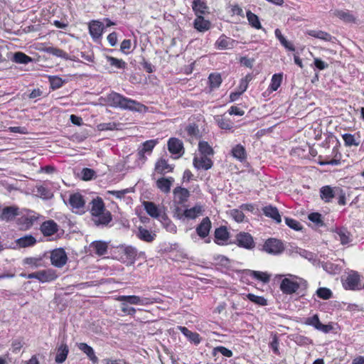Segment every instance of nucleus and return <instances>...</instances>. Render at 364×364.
<instances>
[{
  "instance_id": "ea45409f",
  "label": "nucleus",
  "mask_w": 364,
  "mask_h": 364,
  "mask_svg": "<svg viewBox=\"0 0 364 364\" xmlns=\"http://www.w3.org/2000/svg\"><path fill=\"white\" fill-rule=\"evenodd\" d=\"M45 51L47 53L61 58L65 60L70 59L69 55L66 52L63 51V50H61L60 48H57L55 47H48L45 49Z\"/></svg>"
},
{
  "instance_id": "9b49d317",
  "label": "nucleus",
  "mask_w": 364,
  "mask_h": 364,
  "mask_svg": "<svg viewBox=\"0 0 364 364\" xmlns=\"http://www.w3.org/2000/svg\"><path fill=\"white\" fill-rule=\"evenodd\" d=\"M69 203L73 208V210H75V212L77 213H80L83 211V208L85 204V202L82 198V196L80 193H74L70 195L69 199Z\"/></svg>"
},
{
  "instance_id": "423d86ee",
  "label": "nucleus",
  "mask_w": 364,
  "mask_h": 364,
  "mask_svg": "<svg viewBox=\"0 0 364 364\" xmlns=\"http://www.w3.org/2000/svg\"><path fill=\"white\" fill-rule=\"evenodd\" d=\"M119 252V259L127 264H133L136 256V250L135 248L127 246V247H122L118 250Z\"/></svg>"
},
{
  "instance_id": "dca6fc26",
  "label": "nucleus",
  "mask_w": 364,
  "mask_h": 364,
  "mask_svg": "<svg viewBox=\"0 0 364 364\" xmlns=\"http://www.w3.org/2000/svg\"><path fill=\"white\" fill-rule=\"evenodd\" d=\"M211 228V222L210 219L206 217L204 218L201 223L196 228V232L201 238L207 237Z\"/></svg>"
},
{
  "instance_id": "8fccbe9b",
  "label": "nucleus",
  "mask_w": 364,
  "mask_h": 364,
  "mask_svg": "<svg viewBox=\"0 0 364 364\" xmlns=\"http://www.w3.org/2000/svg\"><path fill=\"white\" fill-rule=\"evenodd\" d=\"M218 125L223 129L230 130L232 127V123L223 116H218L215 118Z\"/></svg>"
},
{
  "instance_id": "c03bdc74",
  "label": "nucleus",
  "mask_w": 364,
  "mask_h": 364,
  "mask_svg": "<svg viewBox=\"0 0 364 364\" xmlns=\"http://www.w3.org/2000/svg\"><path fill=\"white\" fill-rule=\"evenodd\" d=\"M198 150L202 156H210L213 155L214 151L213 148L207 141H200L198 144Z\"/></svg>"
},
{
  "instance_id": "0eeeda50",
  "label": "nucleus",
  "mask_w": 364,
  "mask_h": 364,
  "mask_svg": "<svg viewBox=\"0 0 364 364\" xmlns=\"http://www.w3.org/2000/svg\"><path fill=\"white\" fill-rule=\"evenodd\" d=\"M51 264L56 267H63L68 260L67 255L62 248L55 249L50 253Z\"/></svg>"
},
{
  "instance_id": "09e8293b",
  "label": "nucleus",
  "mask_w": 364,
  "mask_h": 364,
  "mask_svg": "<svg viewBox=\"0 0 364 364\" xmlns=\"http://www.w3.org/2000/svg\"><path fill=\"white\" fill-rule=\"evenodd\" d=\"M215 237L217 240L226 241L229 237V233L225 227L217 228L215 231Z\"/></svg>"
},
{
  "instance_id": "412c9836",
  "label": "nucleus",
  "mask_w": 364,
  "mask_h": 364,
  "mask_svg": "<svg viewBox=\"0 0 364 364\" xmlns=\"http://www.w3.org/2000/svg\"><path fill=\"white\" fill-rule=\"evenodd\" d=\"M136 236L141 240L146 242H151L155 240L156 234L140 226L138 228Z\"/></svg>"
},
{
  "instance_id": "c9c22d12",
  "label": "nucleus",
  "mask_w": 364,
  "mask_h": 364,
  "mask_svg": "<svg viewBox=\"0 0 364 364\" xmlns=\"http://www.w3.org/2000/svg\"><path fill=\"white\" fill-rule=\"evenodd\" d=\"M173 182V179L172 178H161L158 179L156 181L157 187L164 193H168L171 189V186Z\"/></svg>"
},
{
  "instance_id": "bf43d9fd",
  "label": "nucleus",
  "mask_w": 364,
  "mask_h": 364,
  "mask_svg": "<svg viewBox=\"0 0 364 364\" xmlns=\"http://www.w3.org/2000/svg\"><path fill=\"white\" fill-rule=\"evenodd\" d=\"M317 296L323 299H328L332 296V292L329 289L321 287L316 291Z\"/></svg>"
},
{
  "instance_id": "1a4fd4ad",
  "label": "nucleus",
  "mask_w": 364,
  "mask_h": 364,
  "mask_svg": "<svg viewBox=\"0 0 364 364\" xmlns=\"http://www.w3.org/2000/svg\"><path fill=\"white\" fill-rule=\"evenodd\" d=\"M237 41L225 35L220 36L215 43V46L218 50H230L235 48Z\"/></svg>"
},
{
  "instance_id": "7ed1b4c3",
  "label": "nucleus",
  "mask_w": 364,
  "mask_h": 364,
  "mask_svg": "<svg viewBox=\"0 0 364 364\" xmlns=\"http://www.w3.org/2000/svg\"><path fill=\"white\" fill-rule=\"evenodd\" d=\"M289 277L294 278L298 281H294L289 278H284L280 284L281 291L286 294H291L295 293L300 287L306 288L307 287V282L293 274H288Z\"/></svg>"
},
{
  "instance_id": "cd10ccee",
  "label": "nucleus",
  "mask_w": 364,
  "mask_h": 364,
  "mask_svg": "<svg viewBox=\"0 0 364 364\" xmlns=\"http://www.w3.org/2000/svg\"><path fill=\"white\" fill-rule=\"evenodd\" d=\"M79 349L87 355L88 358L94 363L96 364L98 362V358L95 355L93 348L85 343H80L78 345Z\"/></svg>"
},
{
  "instance_id": "393cba45",
  "label": "nucleus",
  "mask_w": 364,
  "mask_h": 364,
  "mask_svg": "<svg viewBox=\"0 0 364 364\" xmlns=\"http://www.w3.org/2000/svg\"><path fill=\"white\" fill-rule=\"evenodd\" d=\"M306 33L310 36L326 42H330L333 38L330 33L321 30H309Z\"/></svg>"
},
{
  "instance_id": "aec40b11",
  "label": "nucleus",
  "mask_w": 364,
  "mask_h": 364,
  "mask_svg": "<svg viewBox=\"0 0 364 364\" xmlns=\"http://www.w3.org/2000/svg\"><path fill=\"white\" fill-rule=\"evenodd\" d=\"M339 188H332L328 186H323L321 188V198L325 202H330L336 196Z\"/></svg>"
},
{
  "instance_id": "7c9ffc66",
  "label": "nucleus",
  "mask_w": 364,
  "mask_h": 364,
  "mask_svg": "<svg viewBox=\"0 0 364 364\" xmlns=\"http://www.w3.org/2000/svg\"><path fill=\"white\" fill-rule=\"evenodd\" d=\"M194 28L200 31L204 32L208 31L210 27V23L208 21L205 20L202 16H198L194 20Z\"/></svg>"
},
{
  "instance_id": "4be33fe9",
  "label": "nucleus",
  "mask_w": 364,
  "mask_h": 364,
  "mask_svg": "<svg viewBox=\"0 0 364 364\" xmlns=\"http://www.w3.org/2000/svg\"><path fill=\"white\" fill-rule=\"evenodd\" d=\"M41 230L44 235L50 236L58 231V225L53 220H48L41 225Z\"/></svg>"
},
{
  "instance_id": "f704fd0d",
  "label": "nucleus",
  "mask_w": 364,
  "mask_h": 364,
  "mask_svg": "<svg viewBox=\"0 0 364 364\" xmlns=\"http://www.w3.org/2000/svg\"><path fill=\"white\" fill-rule=\"evenodd\" d=\"M276 38L279 41L280 43L288 50L294 51V46L289 41H288L285 37L282 35V31L277 28L274 31Z\"/></svg>"
},
{
  "instance_id": "f257e3e1",
  "label": "nucleus",
  "mask_w": 364,
  "mask_h": 364,
  "mask_svg": "<svg viewBox=\"0 0 364 364\" xmlns=\"http://www.w3.org/2000/svg\"><path fill=\"white\" fill-rule=\"evenodd\" d=\"M106 102L112 107L132 111L141 112L145 108L141 103L114 92L106 97Z\"/></svg>"
},
{
  "instance_id": "680f3d73",
  "label": "nucleus",
  "mask_w": 364,
  "mask_h": 364,
  "mask_svg": "<svg viewBox=\"0 0 364 364\" xmlns=\"http://www.w3.org/2000/svg\"><path fill=\"white\" fill-rule=\"evenodd\" d=\"M49 80L50 83V87L53 90L60 88L63 84V80L60 77L57 76L50 77Z\"/></svg>"
},
{
  "instance_id": "f3484780",
  "label": "nucleus",
  "mask_w": 364,
  "mask_h": 364,
  "mask_svg": "<svg viewBox=\"0 0 364 364\" xmlns=\"http://www.w3.org/2000/svg\"><path fill=\"white\" fill-rule=\"evenodd\" d=\"M183 143L181 140L176 138H171L168 141V149L173 154H183Z\"/></svg>"
},
{
  "instance_id": "69168bd1",
  "label": "nucleus",
  "mask_w": 364,
  "mask_h": 364,
  "mask_svg": "<svg viewBox=\"0 0 364 364\" xmlns=\"http://www.w3.org/2000/svg\"><path fill=\"white\" fill-rule=\"evenodd\" d=\"M285 222H286V224L291 228L295 230H301V225L300 224L299 222H298L297 220H294V219H292V218H285Z\"/></svg>"
},
{
  "instance_id": "774afa93",
  "label": "nucleus",
  "mask_w": 364,
  "mask_h": 364,
  "mask_svg": "<svg viewBox=\"0 0 364 364\" xmlns=\"http://www.w3.org/2000/svg\"><path fill=\"white\" fill-rule=\"evenodd\" d=\"M129 191L128 189H124L121 191H108L107 194H112L114 196L117 198L122 199L124 198L126 193H129Z\"/></svg>"
},
{
  "instance_id": "6ab92c4d",
  "label": "nucleus",
  "mask_w": 364,
  "mask_h": 364,
  "mask_svg": "<svg viewBox=\"0 0 364 364\" xmlns=\"http://www.w3.org/2000/svg\"><path fill=\"white\" fill-rule=\"evenodd\" d=\"M175 201L179 204H182L188 200L190 196L188 190L184 188H176L173 191Z\"/></svg>"
},
{
  "instance_id": "2f4dec72",
  "label": "nucleus",
  "mask_w": 364,
  "mask_h": 364,
  "mask_svg": "<svg viewBox=\"0 0 364 364\" xmlns=\"http://www.w3.org/2000/svg\"><path fill=\"white\" fill-rule=\"evenodd\" d=\"M203 207L200 205H196L190 209H186L183 211L185 218L188 219H195L203 213Z\"/></svg>"
},
{
  "instance_id": "6e6d98bb",
  "label": "nucleus",
  "mask_w": 364,
  "mask_h": 364,
  "mask_svg": "<svg viewBox=\"0 0 364 364\" xmlns=\"http://www.w3.org/2000/svg\"><path fill=\"white\" fill-rule=\"evenodd\" d=\"M250 275L264 283L269 281V276L265 272L252 270L250 271Z\"/></svg>"
},
{
  "instance_id": "4468645a",
  "label": "nucleus",
  "mask_w": 364,
  "mask_h": 364,
  "mask_svg": "<svg viewBox=\"0 0 364 364\" xmlns=\"http://www.w3.org/2000/svg\"><path fill=\"white\" fill-rule=\"evenodd\" d=\"M18 214V208L15 206L0 208V218L2 220H12Z\"/></svg>"
},
{
  "instance_id": "603ef678",
  "label": "nucleus",
  "mask_w": 364,
  "mask_h": 364,
  "mask_svg": "<svg viewBox=\"0 0 364 364\" xmlns=\"http://www.w3.org/2000/svg\"><path fill=\"white\" fill-rule=\"evenodd\" d=\"M293 253L299 255L301 257L308 259L309 261H314L316 256L314 253L309 252L306 250L296 247Z\"/></svg>"
},
{
  "instance_id": "a878e982",
  "label": "nucleus",
  "mask_w": 364,
  "mask_h": 364,
  "mask_svg": "<svg viewBox=\"0 0 364 364\" xmlns=\"http://www.w3.org/2000/svg\"><path fill=\"white\" fill-rule=\"evenodd\" d=\"M36 195L43 199H50L53 196V192L46 186L41 184L36 186Z\"/></svg>"
},
{
  "instance_id": "ddd939ff",
  "label": "nucleus",
  "mask_w": 364,
  "mask_h": 364,
  "mask_svg": "<svg viewBox=\"0 0 364 364\" xmlns=\"http://www.w3.org/2000/svg\"><path fill=\"white\" fill-rule=\"evenodd\" d=\"M360 283V277L356 272H352L347 275L343 280V287L346 289L354 290L358 288Z\"/></svg>"
},
{
  "instance_id": "79ce46f5",
  "label": "nucleus",
  "mask_w": 364,
  "mask_h": 364,
  "mask_svg": "<svg viewBox=\"0 0 364 364\" xmlns=\"http://www.w3.org/2000/svg\"><path fill=\"white\" fill-rule=\"evenodd\" d=\"M68 353V346L65 344H62L58 348V354L55 357V362L59 364L63 363L65 360Z\"/></svg>"
},
{
  "instance_id": "864d4df0",
  "label": "nucleus",
  "mask_w": 364,
  "mask_h": 364,
  "mask_svg": "<svg viewBox=\"0 0 364 364\" xmlns=\"http://www.w3.org/2000/svg\"><path fill=\"white\" fill-rule=\"evenodd\" d=\"M161 219L163 220V225L166 229L167 231L172 233L176 232V226L170 220L167 218L166 215H161Z\"/></svg>"
},
{
  "instance_id": "2eb2a0df",
  "label": "nucleus",
  "mask_w": 364,
  "mask_h": 364,
  "mask_svg": "<svg viewBox=\"0 0 364 364\" xmlns=\"http://www.w3.org/2000/svg\"><path fill=\"white\" fill-rule=\"evenodd\" d=\"M333 15L347 23H355L357 20L353 12L348 10H336Z\"/></svg>"
},
{
  "instance_id": "72a5a7b5",
  "label": "nucleus",
  "mask_w": 364,
  "mask_h": 364,
  "mask_svg": "<svg viewBox=\"0 0 364 364\" xmlns=\"http://www.w3.org/2000/svg\"><path fill=\"white\" fill-rule=\"evenodd\" d=\"M263 213L266 216L272 218L278 223L282 221L281 215H279L277 208L275 207H272L271 205L266 206L263 208Z\"/></svg>"
},
{
  "instance_id": "37998d69",
  "label": "nucleus",
  "mask_w": 364,
  "mask_h": 364,
  "mask_svg": "<svg viewBox=\"0 0 364 364\" xmlns=\"http://www.w3.org/2000/svg\"><path fill=\"white\" fill-rule=\"evenodd\" d=\"M247 18L248 20L249 23L256 29L262 28L259 18L257 15L251 12L250 11H247L246 14Z\"/></svg>"
},
{
  "instance_id": "13d9d810",
  "label": "nucleus",
  "mask_w": 364,
  "mask_h": 364,
  "mask_svg": "<svg viewBox=\"0 0 364 364\" xmlns=\"http://www.w3.org/2000/svg\"><path fill=\"white\" fill-rule=\"evenodd\" d=\"M209 82L212 88L218 87L222 82L221 76L219 74H210L209 76Z\"/></svg>"
},
{
  "instance_id": "5701e85b",
  "label": "nucleus",
  "mask_w": 364,
  "mask_h": 364,
  "mask_svg": "<svg viewBox=\"0 0 364 364\" xmlns=\"http://www.w3.org/2000/svg\"><path fill=\"white\" fill-rule=\"evenodd\" d=\"M306 323L316 328L317 330L327 333L330 331L331 327L327 325L322 324L317 315L313 316L311 318H308Z\"/></svg>"
},
{
  "instance_id": "3c124183",
  "label": "nucleus",
  "mask_w": 364,
  "mask_h": 364,
  "mask_svg": "<svg viewBox=\"0 0 364 364\" xmlns=\"http://www.w3.org/2000/svg\"><path fill=\"white\" fill-rule=\"evenodd\" d=\"M36 220V218L33 215H25L19 218V221L21 224L22 228L25 229L29 228L33 224V222Z\"/></svg>"
},
{
  "instance_id": "a19ab883",
  "label": "nucleus",
  "mask_w": 364,
  "mask_h": 364,
  "mask_svg": "<svg viewBox=\"0 0 364 364\" xmlns=\"http://www.w3.org/2000/svg\"><path fill=\"white\" fill-rule=\"evenodd\" d=\"M336 238L340 240L342 245L348 244L351 241L350 233L346 229H339L336 230Z\"/></svg>"
},
{
  "instance_id": "20e7f679",
  "label": "nucleus",
  "mask_w": 364,
  "mask_h": 364,
  "mask_svg": "<svg viewBox=\"0 0 364 364\" xmlns=\"http://www.w3.org/2000/svg\"><path fill=\"white\" fill-rule=\"evenodd\" d=\"M263 250L270 255H279L284 250L283 243L275 238H270L266 240L263 245Z\"/></svg>"
},
{
  "instance_id": "0e129e2a",
  "label": "nucleus",
  "mask_w": 364,
  "mask_h": 364,
  "mask_svg": "<svg viewBox=\"0 0 364 364\" xmlns=\"http://www.w3.org/2000/svg\"><path fill=\"white\" fill-rule=\"evenodd\" d=\"M309 219L318 226H323V223L321 220V215L318 213H313L309 215Z\"/></svg>"
},
{
  "instance_id": "de8ad7c7",
  "label": "nucleus",
  "mask_w": 364,
  "mask_h": 364,
  "mask_svg": "<svg viewBox=\"0 0 364 364\" xmlns=\"http://www.w3.org/2000/svg\"><path fill=\"white\" fill-rule=\"evenodd\" d=\"M282 81V74H274L272 77L271 83L269 85V90L271 91H276L280 87Z\"/></svg>"
},
{
  "instance_id": "bb28decb",
  "label": "nucleus",
  "mask_w": 364,
  "mask_h": 364,
  "mask_svg": "<svg viewBox=\"0 0 364 364\" xmlns=\"http://www.w3.org/2000/svg\"><path fill=\"white\" fill-rule=\"evenodd\" d=\"M55 272L53 269L42 270L38 272V281L41 282H49L57 278Z\"/></svg>"
},
{
  "instance_id": "e433bc0d",
  "label": "nucleus",
  "mask_w": 364,
  "mask_h": 364,
  "mask_svg": "<svg viewBox=\"0 0 364 364\" xmlns=\"http://www.w3.org/2000/svg\"><path fill=\"white\" fill-rule=\"evenodd\" d=\"M232 155L234 158L242 161L246 158L245 149L241 144H237L231 150Z\"/></svg>"
},
{
  "instance_id": "39448f33",
  "label": "nucleus",
  "mask_w": 364,
  "mask_h": 364,
  "mask_svg": "<svg viewBox=\"0 0 364 364\" xmlns=\"http://www.w3.org/2000/svg\"><path fill=\"white\" fill-rule=\"evenodd\" d=\"M116 300L118 301H126L128 304L131 305L146 306L154 303L150 298H141L136 295L119 296L116 298Z\"/></svg>"
},
{
  "instance_id": "f03ea898",
  "label": "nucleus",
  "mask_w": 364,
  "mask_h": 364,
  "mask_svg": "<svg viewBox=\"0 0 364 364\" xmlns=\"http://www.w3.org/2000/svg\"><path fill=\"white\" fill-rule=\"evenodd\" d=\"M92 220L96 225H107L112 219L109 210L105 208L101 198H96L92 201L90 209Z\"/></svg>"
},
{
  "instance_id": "c756f323",
  "label": "nucleus",
  "mask_w": 364,
  "mask_h": 364,
  "mask_svg": "<svg viewBox=\"0 0 364 364\" xmlns=\"http://www.w3.org/2000/svg\"><path fill=\"white\" fill-rule=\"evenodd\" d=\"M178 328L181 331V332L189 339L191 342L193 343L196 345L200 343L201 339L198 333L196 332H192L184 326H178Z\"/></svg>"
},
{
  "instance_id": "6e6552de",
  "label": "nucleus",
  "mask_w": 364,
  "mask_h": 364,
  "mask_svg": "<svg viewBox=\"0 0 364 364\" xmlns=\"http://www.w3.org/2000/svg\"><path fill=\"white\" fill-rule=\"evenodd\" d=\"M236 244L240 247L247 250L255 247V242L252 235L247 232H240L236 235Z\"/></svg>"
},
{
  "instance_id": "e2e57ef3",
  "label": "nucleus",
  "mask_w": 364,
  "mask_h": 364,
  "mask_svg": "<svg viewBox=\"0 0 364 364\" xmlns=\"http://www.w3.org/2000/svg\"><path fill=\"white\" fill-rule=\"evenodd\" d=\"M230 214L231 217L237 223L242 222L245 218L244 213L237 209L231 210Z\"/></svg>"
},
{
  "instance_id": "c85d7f7f",
  "label": "nucleus",
  "mask_w": 364,
  "mask_h": 364,
  "mask_svg": "<svg viewBox=\"0 0 364 364\" xmlns=\"http://www.w3.org/2000/svg\"><path fill=\"white\" fill-rule=\"evenodd\" d=\"M89 31L93 38L100 37L103 31L102 23L98 21H92L89 25Z\"/></svg>"
},
{
  "instance_id": "338daca9",
  "label": "nucleus",
  "mask_w": 364,
  "mask_h": 364,
  "mask_svg": "<svg viewBox=\"0 0 364 364\" xmlns=\"http://www.w3.org/2000/svg\"><path fill=\"white\" fill-rule=\"evenodd\" d=\"M343 139L347 146H358V144L355 142L354 136L350 134H345L343 135Z\"/></svg>"
},
{
  "instance_id": "49530a36",
  "label": "nucleus",
  "mask_w": 364,
  "mask_h": 364,
  "mask_svg": "<svg viewBox=\"0 0 364 364\" xmlns=\"http://www.w3.org/2000/svg\"><path fill=\"white\" fill-rule=\"evenodd\" d=\"M14 61L16 63L28 64L32 58L22 52H16L14 55Z\"/></svg>"
},
{
  "instance_id": "473e14b6",
  "label": "nucleus",
  "mask_w": 364,
  "mask_h": 364,
  "mask_svg": "<svg viewBox=\"0 0 364 364\" xmlns=\"http://www.w3.org/2000/svg\"><path fill=\"white\" fill-rule=\"evenodd\" d=\"M172 169L171 165L164 159H159L155 164V171L160 174L170 172Z\"/></svg>"
},
{
  "instance_id": "58836bf2",
  "label": "nucleus",
  "mask_w": 364,
  "mask_h": 364,
  "mask_svg": "<svg viewBox=\"0 0 364 364\" xmlns=\"http://www.w3.org/2000/svg\"><path fill=\"white\" fill-rule=\"evenodd\" d=\"M36 240L31 235H26L16 240L17 245L21 247H26L33 245Z\"/></svg>"
},
{
  "instance_id": "f8f14e48",
  "label": "nucleus",
  "mask_w": 364,
  "mask_h": 364,
  "mask_svg": "<svg viewBox=\"0 0 364 364\" xmlns=\"http://www.w3.org/2000/svg\"><path fill=\"white\" fill-rule=\"evenodd\" d=\"M193 166L196 169L208 170L213 166L212 160L207 156H196L193 161Z\"/></svg>"
},
{
  "instance_id": "a18cd8bd",
  "label": "nucleus",
  "mask_w": 364,
  "mask_h": 364,
  "mask_svg": "<svg viewBox=\"0 0 364 364\" xmlns=\"http://www.w3.org/2000/svg\"><path fill=\"white\" fill-rule=\"evenodd\" d=\"M106 59L111 66L118 69H124L126 68L127 63L122 59H118L109 55L106 56Z\"/></svg>"
},
{
  "instance_id": "4c0bfd02",
  "label": "nucleus",
  "mask_w": 364,
  "mask_h": 364,
  "mask_svg": "<svg viewBox=\"0 0 364 364\" xmlns=\"http://www.w3.org/2000/svg\"><path fill=\"white\" fill-rule=\"evenodd\" d=\"M192 8L197 16L204 14L208 9L206 4L201 0H193Z\"/></svg>"
},
{
  "instance_id": "052dcab7",
  "label": "nucleus",
  "mask_w": 364,
  "mask_h": 364,
  "mask_svg": "<svg viewBox=\"0 0 364 364\" xmlns=\"http://www.w3.org/2000/svg\"><path fill=\"white\" fill-rule=\"evenodd\" d=\"M121 302V311L127 314L130 316H134L136 310L135 308L129 306V304L126 301H120Z\"/></svg>"
},
{
  "instance_id": "9d476101",
  "label": "nucleus",
  "mask_w": 364,
  "mask_h": 364,
  "mask_svg": "<svg viewBox=\"0 0 364 364\" xmlns=\"http://www.w3.org/2000/svg\"><path fill=\"white\" fill-rule=\"evenodd\" d=\"M156 144V141L155 140H148L146 141L141 149H139L138 152L139 156V162L138 166L144 164L146 161L145 153L151 154L154 147Z\"/></svg>"
},
{
  "instance_id": "b1692460",
  "label": "nucleus",
  "mask_w": 364,
  "mask_h": 364,
  "mask_svg": "<svg viewBox=\"0 0 364 364\" xmlns=\"http://www.w3.org/2000/svg\"><path fill=\"white\" fill-rule=\"evenodd\" d=\"M143 205L149 215L154 218H158L160 217L161 210L153 202L144 201L143 203Z\"/></svg>"
},
{
  "instance_id": "4d7b16f0",
  "label": "nucleus",
  "mask_w": 364,
  "mask_h": 364,
  "mask_svg": "<svg viewBox=\"0 0 364 364\" xmlns=\"http://www.w3.org/2000/svg\"><path fill=\"white\" fill-rule=\"evenodd\" d=\"M213 355L215 356L218 353H221L223 355L230 358L232 356V352L224 346H217L213 349Z\"/></svg>"
},
{
  "instance_id": "5fc2aeb1",
  "label": "nucleus",
  "mask_w": 364,
  "mask_h": 364,
  "mask_svg": "<svg viewBox=\"0 0 364 364\" xmlns=\"http://www.w3.org/2000/svg\"><path fill=\"white\" fill-rule=\"evenodd\" d=\"M247 297L250 301L259 306H266L267 304V300L263 296L248 294Z\"/></svg>"
},
{
  "instance_id": "a211bd4d",
  "label": "nucleus",
  "mask_w": 364,
  "mask_h": 364,
  "mask_svg": "<svg viewBox=\"0 0 364 364\" xmlns=\"http://www.w3.org/2000/svg\"><path fill=\"white\" fill-rule=\"evenodd\" d=\"M90 248L95 254L102 256L107 253L108 244L103 241H95L90 245Z\"/></svg>"
}]
</instances>
